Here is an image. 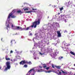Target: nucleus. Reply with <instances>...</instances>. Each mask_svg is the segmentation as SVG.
I'll return each mask as SVG.
<instances>
[{
	"instance_id": "09e8293b",
	"label": "nucleus",
	"mask_w": 75,
	"mask_h": 75,
	"mask_svg": "<svg viewBox=\"0 0 75 75\" xmlns=\"http://www.w3.org/2000/svg\"><path fill=\"white\" fill-rule=\"evenodd\" d=\"M71 64V62L69 63H68V65H69V64Z\"/></svg>"
},
{
	"instance_id": "f03ea898",
	"label": "nucleus",
	"mask_w": 75,
	"mask_h": 75,
	"mask_svg": "<svg viewBox=\"0 0 75 75\" xmlns=\"http://www.w3.org/2000/svg\"><path fill=\"white\" fill-rule=\"evenodd\" d=\"M40 19H38V21H36L34 23H33V25H32L26 28V25H24V26H25V27L23 28H21V31L24 30H25V31H27V30H32V28H33L34 27V28H36V27H37V25H39V24H40Z\"/></svg>"
},
{
	"instance_id": "cd10ccee",
	"label": "nucleus",
	"mask_w": 75,
	"mask_h": 75,
	"mask_svg": "<svg viewBox=\"0 0 75 75\" xmlns=\"http://www.w3.org/2000/svg\"><path fill=\"white\" fill-rule=\"evenodd\" d=\"M23 9L24 11H26V10H28V8H23Z\"/></svg>"
},
{
	"instance_id": "4d7b16f0",
	"label": "nucleus",
	"mask_w": 75,
	"mask_h": 75,
	"mask_svg": "<svg viewBox=\"0 0 75 75\" xmlns=\"http://www.w3.org/2000/svg\"><path fill=\"white\" fill-rule=\"evenodd\" d=\"M15 51H16V52H17V51L16 50H15Z\"/></svg>"
},
{
	"instance_id": "20e7f679",
	"label": "nucleus",
	"mask_w": 75,
	"mask_h": 75,
	"mask_svg": "<svg viewBox=\"0 0 75 75\" xmlns=\"http://www.w3.org/2000/svg\"><path fill=\"white\" fill-rule=\"evenodd\" d=\"M49 25H50V26H48L46 30H47L48 31H50V32H52L53 31V28L55 27H59V24L58 23H54L52 25L50 23L49 24Z\"/></svg>"
},
{
	"instance_id": "9b49d317",
	"label": "nucleus",
	"mask_w": 75,
	"mask_h": 75,
	"mask_svg": "<svg viewBox=\"0 0 75 75\" xmlns=\"http://www.w3.org/2000/svg\"><path fill=\"white\" fill-rule=\"evenodd\" d=\"M59 53V51H58L57 50H55V52L51 54L52 55V57H55L56 56H57V55Z\"/></svg>"
},
{
	"instance_id": "58836bf2",
	"label": "nucleus",
	"mask_w": 75,
	"mask_h": 75,
	"mask_svg": "<svg viewBox=\"0 0 75 75\" xmlns=\"http://www.w3.org/2000/svg\"><path fill=\"white\" fill-rule=\"evenodd\" d=\"M57 72H58V71H57ZM56 73L57 74V75H61V74H59V72H56Z\"/></svg>"
},
{
	"instance_id": "8fccbe9b",
	"label": "nucleus",
	"mask_w": 75,
	"mask_h": 75,
	"mask_svg": "<svg viewBox=\"0 0 75 75\" xmlns=\"http://www.w3.org/2000/svg\"><path fill=\"white\" fill-rule=\"evenodd\" d=\"M28 40L29 41H31V40H30V39H28Z\"/></svg>"
},
{
	"instance_id": "423d86ee",
	"label": "nucleus",
	"mask_w": 75,
	"mask_h": 75,
	"mask_svg": "<svg viewBox=\"0 0 75 75\" xmlns=\"http://www.w3.org/2000/svg\"><path fill=\"white\" fill-rule=\"evenodd\" d=\"M10 62L8 61L6 63V65L4 67V68H5L4 70V71H7L8 69H10L11 68L10 65Z\"/></svg>"
},
{
	"instance_id": "7c9ffc66",
	"label": "nucleus",
	"mask_w": 75,
	"mask_h": 75,
	"mask_svg": "<svg viewBox=\"0 0 75 75\" xmlns=\"http://www.w3.org/2000/svg\"><path fill=\"white\" fill-rule=\"evenodd\" d=\"M60 9V10L61 11H62V10H63V9H64V8H63V7H62L61 8H59Z\"/></svg>"
},
{
	"instance_id": "13d9d810",
	"label": "nucleus",
	"mask_w": 75,
	"mask_h": 75,
	"mask_svg": "<svg viewBox=\"0 0 75 75\" xmlns=\"http://www.w3.org/2000/svg\"><path fill=\"white\" fill-rule=\"evenodd\" d=\"M56 7V6H55V5H54V7Z\"/></svg>"
},
{
	"instance_id": "0e129e2a",
	"label": "nucleus",
	"mask_w": 75,
	"mask_h": 75,
	"mask_svg": "<svg viewBox=\"0 0 75 75\" xmlns=\"http://www.w3.org/2000/svg\"><path fill=\"white\" fill-rule=\"evenodd\" d=\"M35 35H37V34L36 33Z\"/></svg>"
},
{
	"instance_id": "6e6d98bb",
	"label": "nucleus",
	"mask_w": 75,
	"mask_h": 75,
	"mask_svg": "<svg viewBox=\"0 0 75 75\" xmlns=\"http://www.w3.org/2000/svg\"><path fill=\"white\" fill-rule=\"evenodd\" d=\"M73 6H74V7H75V4L73 5Z\"/></svg>"
},
{
	"instance_id": "f704fd0d",
	"label": "nucleus",
	"mask_w": 75,
	"mask_h": 75,
	"mask_svg": "<svg viewBox=\"0 0 75 75\" xmlns=\"http://www.w3.org/2000/svg\"><path fill=\"white\" fill-rule=\"evenodd\" d=\"M16 53L18 54H20V52L17 51L16 52Z\"/></svg>"
},
{
	"instance_id": "dca6fc26",
	"label": "nucleus",
	"mask_w": 75,
	"mask_h": 75,
	"mask_svg": "<svg viewBox=\"0 0 75 75\" xmlns=\"http://www.w3.org/2000/svg\"><path fill=\"white\" fill-rule=\"evenodd\" d=\"M62 48L63 49L64 51H67V52H69V48H66V47H65V48L63 47H62Z\"/></svg>"
},
{
	"instance_id": "a878e982",
	"label": "nucleus",
	"mask_w": 75,
	"mask_h": 75,
	"mask_svg": "<svg viewBox=\"0 0 75 75\" xmlns=\"http://www.w3.org/2000/svg\"><path fill=\"white\" fill-rule=\"evenodd\" d=\"M34 59H39V57H33Z\"/></svg>"
},
{
	"instance_id": "864d4df0",
	"label": "nucleus",
	"mask_w": 75,
	"mask_h": 75,
	"mask_svg": "<svg viewBox=\"0 0 75 75\" xmlns=\"http://www.w3.org/2000/svg\"><path fill=\"white\" fill-rule=\"evenodd\" d=\"M1 66L0 65V69H1Z\"/></svg>"
},
{
	"instance_id": "393cba45",
	"label": "nucleus",
	"mask_w": 75,
	"mask_h": 75,
	"mask_svg": "<svg viewBox=\"0 0 75 75\" xmlns=\"http://www.w3.org/2000/svg\"><path fill=\"white\" fill-rule=\"evenodd\" d=\"M17 13H21V10H20L18 11H17Z\"/></svg>"
},
{
	"instance_id": "7ed1b4c3",
	"label": "nucleus",
	"mask_w": 75,
	"mask_h": 75,
	"mask_svg": "<svg viewBox=\"0 0 75 75\" xmlns=\"http://www.w3.org/2000/svg\"><path fill=\"white\" fill-rule=\"evenodd\" d=\"M5 25L6 26V29L8 30V29L10 28V27H11V28L12 30H17L19 31H21V27L20 26H16L13 25V24L11 22H8V23H6Z\"/></svg>"
},
{
	"instance_id": "aec40b11",
	"label": "nucleus",
	"mask_w": 75,
	"mask_h": 75,
	"mask_svg": "<svg viewBox=\"0 0 75 75\" xmlns=\"http://www.w3.org/2000/svg\"><path fill=\"white\" fill-rule=\"evenodd\" d=\"M39 13L38 14V16L39 17H41V15H42V13L41 11H39Z\"/></svg>"
},
{
	"instance_id": "e433bc0d",
	"label": "nucleus",
	"mask_w": 75,
	"mask_h": 75,
	"mask_svg": "<svg viewBox=\"0 0 75 75\" xmlns=\"http://www.w3.org/2000/svg\"><path fill=\"white\" fill-rule=\"evenodd\" d=\"M68 4V3H67V2H66V3H64V4L66 6H67V4Z\"/></svg>"
},
{
	"instance_id": "69168bd1",
	"label": "nucleus",
	"mask_w": 75,
	"mask_h": 75,
	"mask_svg": "<svg viewBox=\"0 0 75 75\" xmlns=\"http://www.w3.org/2000/svg\"><path fill=\"white\" fill-rule=\"evenodd\" d=\"M49 18V16H48V18Z\"/></svg>"
},
{
	"instance_id": "338daca9",
	"label": "nucleus",
	"mask_w": 75,
	"mask_h": 75,
	"mask_svg": "<svg viewBox=\"0 0 75 75\" xmlns=\"http://www.w3.org/2000/svg\"><path fill=\"white\" fill-rule=\"evenodd\" d=\"M35 45H34V47H35Z\"/></svg>"
},
{
	"instance_id": "1a4fd4ad",
	"label": "nucleus",
	"mask_w": 75,
	"mask_h": 75,
	"mask_svg": "<svg viewBox=\"0 0 75 75\" xmlns=\"http://www.w3.org/2000/svg\"><path fill=\"white\" fill-rule=\"evenodd\" d=\"M36 69H35L36 71L38 72H42L44 71V70L43 69H42V67L40 66L38 67H36Z\"/></svg>"
},
{
	"instance_id": "bb28decb",
	"label": "nucleus",
	"mask_w": 75,
	"mask_h": 75,
	"mask_svg": "<svg viewBox=\"0 0 75 75\" xmlns=\"http://www.w3.org/2000/svg\"><path fill=\"white\" fill-rule=\"evenodd\" d=\"M27 67H28V65L26 64L25 65L23 66V67L25 68H27Z\"/></svg>"
},
{
	"instance_id": "6ab92c4d",
	"label": "nucleus",
	"mask_w": 75,
	"mask_h": 75,
	"mask_svg": "<svg viewBox=\"0 0 75 75\" xmlns=\"http://www.w3.org/2000/svg\"><path fill=\"white\" fill-rule=\"evenodd\" d=\"M72 4V2H71L70 1H69L67 3V6H70L71 4Z\"/></svg>"
},
{
	"instance_id": "c85d7f7f",
	"label": "nucleus",
	"mask_w": 75,
	"mask_h": 75,
	"mask_svg": "<svg viewBox=\"0 0 75 75\" xmlns=\"http://www.w3.org/2000/svg\"><path fill=\"white\" fill-rule=\"evenodd\" d=\"M55 67H56V68H57L58 69H59L60 68V67L59 66H55Z\"/></svg>"
},
{
	"instance_id": "49530a36",
	"label": "nucleus",
	"mask_w": 75,
	"mask_h": 75,
	"mask_svg": "<svg viewBox=\"0 0 75 75\" xmlns=\"http://www.w3.org/2000/svg\"><path fill=\"white\" fill-rule=\"evenodd\" d=\"M64 33H67V31L66 30L64 32Z\"/></svg>"
},
{
	"instance_id": "e2e57ef3",
	"label": "nucleus",
	"mask_w": 75,
	"mask_h": 75,
	"mask_svg": "<svg viewBox=\"0 0 75 75\" xmlns=\"http://www.w3.org/2000/svg\"><path fill=\"white\" fill-rule=\"evenodd\" d=\"M16 65H18V64L17 63H16Z\"/></svg>"
},
{
	"instance_id": "c03bdc74",
	"label": "nucleus",
	"mask_w": 75,
	"mask_h": 75,
	"mask_svg": "<svg viewBox=\"0 0 75 75\" xmlns=\"http://www.w3.org/2000/svg\"><path fill=\"white\" fill-rule=\"evenodd\" d=\"M8 57V55H6L5 58H6H6H7Z\"/></svg>"
},
{
	"instance_id": "2eb2a0df",
	"label": "nucleus",
	"mask_w": 75,
	"mask_h": 75,
	"mask_svg": "<svg viewBox=\"0 0 75 75\" xmlns=\"http://www.w3.org/2000/svg\"><path fill=\"white\" fill-rule=\"evenodd\" d=\"M44 33V30H40L39 31L38 34L39 35H41V34L42 33Z\"/></svg>"
},
{
	"instance_id": "2f4dec72",
	"label": "nucleus",
	"mask_w": 75,
	"mask_h": 75,
	"mask_svg": "<svg viewBox=\"0 0 75 75\" xmlns=\"http://www.w3.org/2000/svg\"><path fill=\"white\" fill-rule=\"evenodd\" d=\"M56 40H57V43H59V39H56Z\"/></svg>"
},
{
	"instance_id": "a19ab883",
	"label": "nucleus",
	"mask_w": 75,
	"mask_h": 75,
	"mask_svg": "<svg viewBox=\"0 0 75 75\" xmlns=\"http://www.w3.org/2000/svg\"><path fill=\"white\" fill-rule=\"evenodd\" d=\"M1 41L2 42H4V40H3V38H1Z\"/></svg>"
},
{
	"instance_id": "680f3d73",
	"label": "nucleus",
	"mask_w": 75,
	"mask_h": 75,
	"mask_svg": "<svg viewBox=\"0 0 75 75\" xmlns=\"http://www.w3.org/2000/svg\"><path fill=\"white\" fill-rule=\"evenodd\" d=\"M51 6V4L50 5V6Z\"/></svg>"
},
{
	"instance_id": "0eeeda50",
	"label": "nucleus",
	"mask_w": 75,
	"mask_h": 75,
	"mask_svg": "<svg viewBox=\"0 0 75 75\" xmlns=\"http://www.w3.org/2000/svg\"><path fill=\"white\" fill-rule=\"evenodd\" d=\"M35 70L34 69H30L26 75H35Z\"/></svg>"
},
{
	"instance_id": "de8ad7c7",
	"label": "nucleus",
	"mask_w": 75,
	"mask_h": 75,
	"mask_svg": "<svg viewBox=\"0 0 75 75\" xmlns=\"http://www.w3.org/2000/svg\"><path fill=\"white\" fill-rule=\"evenodd\" d=\"M51 61H50L49 63H48V64H51Z\"/></svg>"
},
{
	"instance_id": "ea45409f",
	"label": "nucleus",
	"mask_w": 75,
	"mask_h": 75,
	"mask_svg": "<svg viewBox=\"0 0 75 75\" xmlns=\"http://www.w3.org/2000/svg\"><path fill=\"white\" fill-rule=\"evenodd\" d=\"M13 51L12 50H11L10 52V54H13Z\"/></svg>"
},
{
	"instance_id": "c756f323",
	"label": "nucleus",
	"mask_w": 75,
	"mask_h": 75,
	"mask_svg": "<svg viewBox=\"0 0 75 75\" xmlns=\"http://www.w3.org/2000/svg\"><path fill=\"white\" fill-rule=\"evenodd\" d=\"M63 58V57H60L59 58V59H60V60H61Z\"/></svg>"
},
{
	"instance_id": "f257e3e1",
	"label": "nucleus",
	"mask_w": 75,
	"mask_h": 75,
	"mask_svg": "<svg viewBox=\"0 0 75 75\" xmlns=\"http://www.w3.org/2000/svg\"><path fill=\"white\" fill-rule=\"evenodd\" d=\"M44 44H47L48 45L49 44V42L48 41H45L41 40L40 42V43H38L36 44L37 46L38 47V48H41V52H39V54L41 56L44 57V55L46 53L45 50H44V52L42 51V50H44L45 49V45Z\"/></svg>"
},
{
	"instance_id": "a18cd8bd",
	"label": "nucleus",
	"mask_w": 75,
	"mask_h": 75,
	"mask_svg": "<svg viewBox=\"0 0 75 75\" xmlns=\"http://www.w3.org/2000/svg\"><path fill=\"white\" fill-rule=\"evenodd\" d=\"M22 51H21L20 52H19V53H20V54H21V53H22Z\"/></svg>"
},
{
	"instance_id": "39448f33",
	"label": "nucleus",
	"mask_w": 75,
	"mask_h": 75,
	"mask_svg": "<svg viewBox=\"0 0 75 75\" xmlns=\"http://www.w3.org/2000/svg\"><path fill=\"white\" fill-rule=\"evenodd\" d=\"M15 12H16V10H14L11 13L9 14L6 23H10V17H11V18H16V16L13 15V14H14Z\"/></svg>"
},
{
	"instance_id": "5701e85b",
	"label": "nucleus",
	"mask_w": 75,
	"mask_h": 75,
	"mask_svg": "<svg viewBox=\"0 0 75 75\" xmlns=\"http://www.w3.org/2000/svg\"><path fill=\"white\" fill-rule=\"evenodd\" d=\"M13 41H14V42H15V40H11V45H13Z\"/></svg>"
},
{
	"instance_id": "603ef678",
	"label": "nucleus",
	"mask_w": 75,
	"mask_h": 75,
	"mask_svg": "<svg viewBox=\"0 0 75 75\" xmlns=\"http://www.w3.org/2000/svg\"><path fill=\"white\" fill-rule=\"evenodd\" d=\"M34 39H35V38H34H34H33V42H34Z\"/></svg>"
},
{
	"instance_id": "ddd939ff",
	"label": "nucleus",
	"mask_w": 75,
	"mask_h": 75,
	"mask_svg": "<svg viewBox=\"0 0 75 75\" xmlns=\"http://www.w3.org/2000/svg\"><path fill=\"white\" fill-rule=\"evenodd\" d=\"M32 10L33 11H27L26 12V13H31L36 12V11H35L37 10V9L33 8Z\"/></svg>"
},
{
	"instance_id": "9d476101",
	"label": "nucleus",
	"mask_w": 75,
	"mask_h": 75,
	"mask_svg": "<svg viewBox=\"0 0 75 75\" xmlns=\"http://www.w3.org/2000/svg\"><path fill=\"white\" fill-rule=\"evenodd\" d=\"M21 65H24L25 64H29V65H31L32 63L31 62H28V61L24 60H22L21 62L20 63Z\"/></svg>"
},
{
	"instance_id": "3c124183",
	"label": "nucleus",
	"mask_w": 75,
	"mask_h": 75,
	"mask_svg": "<svg viewBox=\"0 0 75 75\" xmlns=\"http://www.w3.org/2000/svg\"><path fill=\"white\" fill-rule=\"evenodd\" d=\"M71 69H74V70H75V69L74 68H72Z\"/></svg>"
},
{
	"instance_id": "774afa93",
	"label": "nucleus",
	"mask_w": 75,
	"mask_h": 75,
	"mask_svg": "<svg viewBox=\"0 0 75 75\" xmlns=\"http://www.w3.org/2000/svg\"><path fill=\"white\" fill-rule=\"evenodd\" d=\"M74 75H75V73L74 74Z\"/></svg>"
},
{
	"instance_id": "4be33fe9",
	"label": "nucleus",
	"mask_w": 75,
	"mask_h": 75,
	"mask_svg": "<svg viewBox=\"0 0 75 75\" xmlns=\"http://www.w3.org/2000/svg\"><path fill=\"white\" fill-rule=\"evenodd\" d=\"M11 61L12 62H15V61H17V60H16V59H14L13 60V59H11Z\"/></svg>"
},
{
	"instance_id": "4468645a",
	"label": "nucleus",
	"mask_w": 75,
	"mask_h": 75,
	"mask_svg": "<svg viewBox=\"0 0 75 75\" xmlns=\"http://www.w3.org/2000/svg\"><path fill=\"white\" fill-rule=\"evenodd\" d=\"M39 35V37L38 36L36 35V37L34 38V39L35 38V39H37V40H40V38H42V35Z\"/></svg>"
},
{
	"instance_id": "c9c22d12",
	"label": "nucleus",
	"mask_w": 75,
	"mask_h": 75,
	"mask_svg": "<svg viewBox=\"0 0 75 75\" xmlns=\"http://www.w3.org/2000/svg\"><path fill=\"white\" fill-rule=\"evenodd\" d=\"M6 60H10V58H6Z\"/></svg>"
},
{
	"instance_id": "79ce46f5",
	"label": "nucleus",
	"mask_w": 75,
	"mask_h": 75,
	"mask_svg": "<svg viewBox=\"0 0 75 75\" xmlns=\"http://www.w3.org/2000/svg\"><path fill=\"white\" fill-rule=\"evenodd\" d=\"M46 69L47 70H48L49 69H50V68L49 67H47L46 68Z\"/></svg>"
},
{
	"instance_id": "6e6552de",
	"label": "nucleus",
	"mask_w": 75,
	"mask_h": 75,
	"mask_svg": "<svg viewBox=\"0 0 75 75\" xmlns=\"http://www.w3.org/2000/svg\"><path fill=\"white\" fill-rule=\"evenodd\" d=\"M59 20H62V21H64L65 22H67V21H66L67 17H66L65 15H61L59 17Z\"/></svg>"
},
{
	"instance_id": "4c0bfd02",
	"label": "nucleus",
	"mask_w": 75,
	"mask_h": 75,
	"mask_svg": "<svg viewBox=\"0 0 75 75\" xmlns=\"http://www.w3.org/2000/svg\"><path fill=\"white\" fill-rule=\"evenodd\" d=\"M52 68H54V64H52Z\"/></svg>"
},
{
	"instance_id": "412c9836",
	"label": "nucleus",
	"mask_w": 75,
	"mask_h": 75,
	"mask_svg": "<svg viewBox=\"0 0 75 75\" xmlns=\"http://www.w3.org/2000/svg\"><path fill=\"white\" fill-rule=\"evenodd\" d=\"M63 45H64L65 47H66L65 46H68V44L66 43H65V42H63L62 44Z\"/></svg>"
},
{
	"instance_id": "a211bd4d",
	"label": "nucleus",
	"mask_w": 75,
	"mask_h": 75,
	"mask_svg": "<svg viewBox=\"0 0 75 75\" xmlns=\"http://www.w3.org/2000/svg\"><path fill=\"white\" fill-rule=\"evenodd\" d=\"M69 52L71 54H72L73 55L75 56V54L74 52H72L71 50H69Z\"/></svg>"
},
{
	"instance_id": "72a5a7b5",
	"label": "nucleus",
	"mask_w": 75,
	"mask_h": 75,
	"mask_svg": "<svg viewBox=\"0 0 75 75\" xmlns=\"http://www.w3.org/2000/svg\"><path fill=\"white\" fill-rule=\"evenodd\" d=\"M29 36H32V34L31 33H30L29 34Z\"/></svg>"
},
{
	"instance_id": "f8f14e48",
	"label": "nucleus",
	"mask_w": 75,
	"mask_h": 75,
	"mask_svg": "<svg viewBox=\"0 0 75 75\" xmlns=\"http://www.w3.org/2000/svg\"><path fill=\"white\" fill-rule=\"evenodd\" d=\"M57 71H58L57 72H59V74H62V72H62V73H63V74H67V72H65L62 70H57Z\"/></svg>"
},
{
	"instance_id": "37998d69",
	"label": "nucleus",
	"mask_w": 75,
	"mask_h": 75,
	"mask_svg": "<svg viewBox=\"0 0 75 75\" xmlns=\"http://www.w3.org/2000/svg\"><path fill=\"white\" fill-rule=\"evenodd\" d=\"M53 44L55 46H57V43H54Z\"/></svg>"
},
{
	"instance_id": "b1692460",
	"label": "nucleus",
	"mask_w": 75,
	"mask_h": 75,
	"mask_svg": "<svg viewBox=\"0 0 75 75\" xmlns=\"http://www.w3.org/2000/svg\"><path fill=\"white\" fill-rule=\"evenodd\" d=\"M45 71L46 73H50V72H52V71L50 70L49 71Z\"/></svg>"
},
{
	"instance_id": "5fc2aeb1",
	"label": "nucleus",
	"mask_w": 75,
	"mask_h": 75,
	"mask_svg": "<svg viewBox=\"0 0 75 75\" xmlns=\"http://www.w3.org/2000/svg\"><path fill=\"white\" fill-rule=\"evenodd\" d=\"M58 15H59V14H60V13H58Z\"/></svg>"
},
{
	"instance_id": "f3484780",
	"label": "nucleus",
	"mask_w": 75,
	"mask_h": 75,
	"mask_svg": "<svg viewBox=\"0 0 75 75\" xmlns=\"http://www.w3.org/2000/svg\"><path fill=\"white\" fill-rule=\"evenodd\" d=\"M57 33L58 34V37H61V34L60 33V31H57Z\"/></svg>"
},
{
	"instance_id": "bf43d9fd",
	"label": "nucleus",
	"mask_w": 75,
	"mask_h": 75,
	"mask_svg": "<svg viewBox=\"0 0 75 75\" xmlns=\"http://www.w3.org/2000/svg\"><path fill=\"white\" fill-rule=\"evenodd\" d=\"M30 32H31V31H30L29 32V34H30Z\"/></svg>"
},
{
	"instance_id": "473e14b6",
	"label": "nucleus",
	"mask_w": 75,
	"mask_h": 75,
	"mask_svg": "<svg viewBox=\"0 0 75 75\" xmlns=\"http://www.w3.org/2000/svg\"><path fill=\"white\" fill-rule=\"evenodd\" d=\"M47 67V66H46V64H44L43 65V68H46Z\"/></svg>"
},
{
	"instance_id": "052dcab7",
	"label": "nucleus",
	"mask_w": 75,
	"mask_h": 75,
	"mask_svg": "<svg viewBox=\"0 0 75 75\" xmlns=\"http://www.w3.org/2000/svg\"><path fill=\"white\" fill-rule=\"evenodd\" d=\"M34 48H35L33 47V49H34Z\"/></svg>"
}]
</instances>
